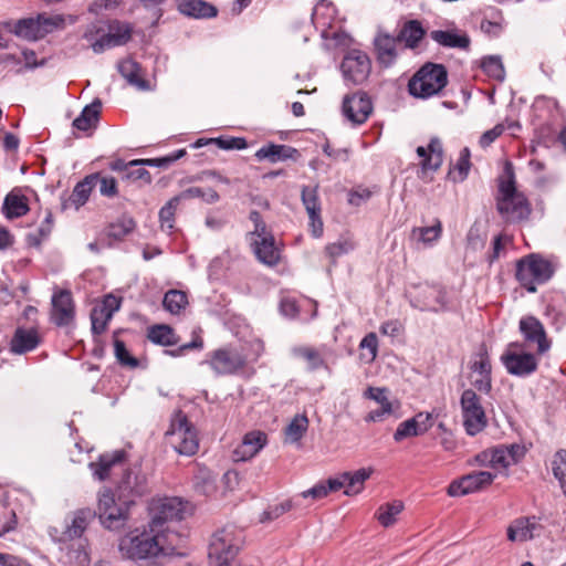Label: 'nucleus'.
<instances>
[{"label":"nucleus","instance_id":"69168bd1","mask_svg":"<svg viewBox=\"0 0 566 566\" xmlns=\"http://www.w3.org/2000/svg\"><path fill=\"white\" fill-rule=\"evenodd\" d=\"M96 179L94 180V185L98 184L99 192L103 196L113 197L117 192L116 180L114 177H98L94 176Z\"/></svg>","mask_w":566,"mask_h":566},{"label":"nucleus","instance_id":"c85d7f7f","mask_svg":"<svg viewBox=\"0 0 566 566\" xmlns=\"http://www.w3.org/2000/svg\"><path fill=\"white\" fill-rule=\"evenodd\" d=\"M398 38L389 34L379 33L375 39V46L377 51V59L380 64L389 66L397 57L396 46Z\"/></svg>","mask_w":566,"mask_h":566},{"label":"nucleus","instance_id":"6e6552de","mask_svg":"<svg viewBox=\"0 0 566 566\" xmlns=\"http://www.w3.org/2000/svg\"><path fill=\"white\" fill-rule=\"evenodd\" d=\"M501 361L510 375L516 377H528L537 370L538 359L535 354L524 350V344L518 342L510 343L503 354Z\"/></svg>","mask_w":566,"mask_h":566},{"label":"nucleus","instance_id":"f704fd0d","mask_svg":"<svg viewBox=\"0 0 566 566\" xmlns=\"http://www.w3.org/2000/svg\"><path fill=\"white\" fill-rule=\"evenodd\" d=\"M120 462L122 452H115L113 454L101 455L97 462L90 463V468L95 479L104 481L109 476L113 468L120 464Z\"/></svg>","mask_w":566,"mask_h":566},{"label":"nucleus","instance_id":"79ce46f5","mask_svg":"<svg viewBox=\"0 0 566 566\" xmlns=\"http://www.w3.org/2000/svg\"><path fill=\"white\" fill-rule=\"evenodd\" d=\"M188 305V296L184 291L169 290L163 300L164 308L172 315L180 314Z\"/></svg>","mask_w":566,"mask_h":566},{"label":"nucleus","instance_id":"6ab92c4d","mask_svg":"<svg viewBox=\"0 0 566 566\" xmlns=\"http://www.w3.org/2000/svg\"><path fill=\"white\" fill-rule=\"evenodd\" d=\"M51 303V321L57 326H69L74 321L75 316L71 292L65 290L55 292Z\"/></svg>","mask_w":566,"mask_h":566},{"label":"nucleus","instance_id":"0e129e2a","mask_svg":"<svg viewBox=\"0 0 566 566\" xmlns=\"http://www.w3.org/2000/svg\"><path fill=\"white\" fill-rule=\"evenodd\" d=\"M471 369L476 375L491 376V361L486 353H479Z\"/></svg>","mask_w":566,"mask_h":566},{"label":"nucleus","instance_id":"3c124183","mask_svg":"<svg viewBox=\"0 0 566 566\" xmlns=\"http://www.w3.org/2000/svg\"><path fill=\"white\" fill-rule=\"evenodd\" d=\"M302 202L306 209L307 214L321 213V203L318 199L317 186L315 187H303L302 189Z\"/></svg>","mask_w":566,"mask_h":566},{"label":"nucleus","instance_id":"412c9836","mask_svg":"<svg viewBox=\"0 0 566 566\" xmlns=\"http://www.w3.org/2000/svg\"><path fill=\"white\" fill-rule=\"evenodd\" d=\"M40 342L41 337L35 328L19 327L11 338L10 349L14 354L22 355L35 349Z\"/></svg>","mask_w":566,"mask_h":566},{"label":"nucleus","instance_id":"39448f33","mask_svg":"<svg viewBox=\"0 0 566 566\" xmlns=\"http://www.w3.org/2000/svg\"><path fill=\"white\" fill-rule=\"evenodd\" d=\"M166 439L174 450L182 455H192L199 448L197 431L181 410L172 413Z\"/></svg>","mask_w":566,"mask_h":566},{"label":"nucleus","instance_id":"864d4df0","mask_svg":"<svg viewBox=\"0 0 566 566\" xmlns=\"http://www.w3.org/2000/svg\"><path fill=\"white\" fill-rule=\"evenodd\" d=\"M250 221L253 223V230L249 232L250 242L254 239H261L263 237L271 235V231H269L266 223L262 219L261 214L256 210H252L249 214Z\"/></svg>","mask_w":566,"mask_h":566},{"label":"nucleus","instance_id":"a18cd8bd","mask_svg":"<svg viewBox=\"0 0 566 566\" xmlns=\"http://www.w3.org/2000/svg\"><path fill=\"white\" fill-rule=\"evenodd\" d=\"M107 34L113 41V45L120 46L130 40L132 27L128 23L113 21L108 27Z\"/></svg>","mask_w":566,"mask_h":566},{"label":"nucleus","instance_id":"680f3d73","mask_svg":"<svg viewBox=\"0 0 566 566\" xmlns=\"http://www.w3.org/2000/svg\"><path fill=\"white\" fill-rule=\"evenodd\" d=\"M185 154H186V151L184 149H179L176 153H174L172 155H169V156H166V157H161V158L135 159L133 161V164L146 163L148 166H153V167H166L169 164H171V163L178 160L179 158H181Z\"/></svg>","mask_w":566,"mask_h":566},{"label":"nucleus","instance_id":"774afa93","mask_svg":"<svg viewBox=\"0 0 566 566\" xmlns=\"http://www.w3.org/2000/svg\"><path fill=\"white\" fill-rule=\"evenodd\" d=\"M504 448L512 464L520 462L527 451L525 446L521 443L504 444Z\"/></svg>","mask_w":566,"mask_h":566},{"label":"nucleus","instance_id":"4be33fe9","mask_svg":"<svg viewBox=\"0 0 566 566\" xmlns=\"http://www.w3.org/2000/svg\"><path fill=\"white\" fill-rule=\"evenodd\" d=\"M336 19V9L334 4L327 0H321L316 3L312 13V21L322 36L327 38L328 29L333 27Z\"/></svg>","mask_w":566,"mask_h":566},{"label":"nucleus","instance_id":"338daca9","mask_svg":"<svg viewBox=\"0 0 566 566\" xmlns=\"http://www.w3.org/2000/svg\"><path fill=\"white\" fill-rule=\"evenodd\" d=\"M505 126L503 124H497L492 129L486 130L480 137V146L483 148L490 146L497 137L503 134Z\"/></svg>","mask_w":566,"mask_h":566},{"label":"nucleus","instance_id":"4c0bfd02","mask_svg":"<svg viewBox=\"0 0 566 566\" xmlns=\"http://www.w3.org/2000/svg\"><path fill=\"white\" fill-rule=\"evenodd\" d=\"M424 35V29L417 20H410L401 28L398 40L405 42L407 48L415 49Z\"/></svg>","mask_w":566,"mask_h":566},{"label":"nucleus","instance_id":"c03bdc74","mask_svg":"<svg viewBox=\"0 0 566 566\" xmlns=\"http://www.w3.org/2000/svg\"><path fill=\"white\" fill-rule=\"evenodd\" d=\"M180 201L200 198L206 203H216L219 201V193L212 188L190 187L177 195Z\"/></svg>","mask_w":566,"mask_h":566},{"label":"nucleus","instance_id":"9b49d317","mask_svg":"<svg viewBox=\"0 0 566 566\" xmlns=\"http://www.w3.org/2000/svg\"><path fill=\"white\" fill-rule=\"evenodd\" d=\"M207 363L217 375H231L242 369L248 356L237 347H223L211 352Z\"/></svg>","mask_w":566,"mask_h":566},{"label":"nucleus","instance_id":"7ed1b4c3","mask_svg":"<svg viewBox=\"0 0 566 566\" xmlns=\"http://www.w3.org/2000/svg\"><path fill=\"white\" fill-rule=\"evenodd\" d=\"M244 542L243 532L229 525L217 531L209 545V558L214 566H226L233 562Z\"/></svg>","mask_w":566,"mask_h":566},{"label":"nucleus","instance_id":"0eeeda50","mask_svg":"<svg viewBox=\"0 0 566 566\" xmlns=\"http://www.w3.org/2000/svg\"><path fill=\"white\" fill-rule=\"evenodd\" d=\"M553 273L551 262L538 254H530L516 264V279L530 293L536 292L537 285L547 282Z\"/></svg>","mask_w":566,"mask_h":566},{"label":"nucleus","instance_id":"f03ea898","mask_svg":"<svg viewBox=\"0 0 566 566\" xmlns=\"http://www.w3.org/2000/svg\"><path fill=\"white\" fill-rule=\"evenodd\" d=\"M496 208L507 222L526 220L531 214V205L524 193L516 189L513 174L500 180Z\"/></svg>","mask_w":566,"mask_h":566},{"label":"nucleus","instance_id":"7c9ffc66","mask_svg":"<svg viewBox=\"0 0 566 566\" xmlns=\"http://www.w3.org/2000/svg\"><path fill=\"white\" fill-rule=\"evenodd\" d=\"M178 11L187 17L203 19L217 15V9L202 0H181L178 3Z\"/></svg>","mask_w":566,"mask_h":566},{"label":"nucleus","instance_id":"dca6fc26","mask_svg":"<svg viewBox=\"0 0 566 566\" xmlns=\"http://www.w3.org/2000/svg\"><path fill=\"white\" fill-rule=\"evenodd\" d=\"M411 304L420 311L439 312L447 307V293L438 285H421L417 289Z\"/></svg>","mask_w":566,"mask_h":566},{"label":"nucleus","instance_id":"49530a36","mask_svg":"<svg viewBox=\"0 0 566 566\" xmlns=\"http://www.w3.org/2000/svg\"><path fill=\"white\" fill-rule=\"evenodd\" d=\"M355 249V243L347 238H340L336 242L329 243L325 247V254L333 264H336L338 258L349 253Z\"/></svg>","mask_w":566,"mask_h":566},{"label":"nucleus","instance_id":"6e6d98bb","mask_svg":"<svg viewBox=\"0 0 566 566\" xmlns=\"http://www.w3.org/2000/svg\"><path fill=\"white\" fill-rule=\"evenodd\" d=\"M470 166V150L463 148L452 172L453 181H463L468 177Z\"/></svg>","mask_w":566,"mask_h":566},{"label":"nucleus","instance_id":"e2e57ef3","mask_svg":"<svg viewBox=\"0 0 566 566\" xmlns=\"http://www.w3.org/2000/svg\"><path fill=\"white\" fill-rule=\"evenodd\" d=\"M292 507V504L290 501H285L283 503L276 504L274 506H270L266 511L263 512L261 515L260 521L261 522H268L273 521L284 513L289 512Z\"/></svg>","mask_w":566,"mask_h":566},{"label":"nucleus","instance_id":"9d476101","mask_svg":"<svg viewBox=\"0 0 566 566\" xmlns=\"http://www.w3.org/2000/svg\"><path fill=\"white\" fill-rule=\"evenodd\" d=\"M63 25L64 19L62 15L39 14L36 18L18 21L14 27V33L20 38L35 41Z\"/></svg>","mask_w":566,"mask_h":566},{"label":"nucleus","instance_id":"4d7b16f0","mask_svg":"<svg viewBox=\"0 0 566 566\" xmlns=\"http://www.w3.org/2000/svg\"><path fill=\"white\" fill-rule=\"evenodd\" d=\"M421 434L422 433L418 429L416 422L413 421L412 418H410V419H407L399 423V426L397 427V429L394 433V439H395V441L399 442L406 438L417 437V436H421Z\"/></svg>","mask_w":566,"mask_h":566},{"label":"nucleus","instance_id":"aec40b11","mask_svg":"<svg viewBox=\"0 0 566 566\" xmlns=\"http://www.w3.org/2000/svg\"><path fill=\"white\" fill-rule=\"evenodd\" d=\"M364 397L374 400L379 406V408L370 410L366 415L365 420L367 422H381L394 413L395 408L386 388L368 387L364 392Z\"/></svg>","mask_w":566,"mask_h":566},{"label":"nucleus","instance_id":"f257e3e1","mask_svg":"<svg viewBox=\"0 0 566 566\" xmlns=\"http://www.w3.org/2000/svg\"><path fill=\"white\" fill-rule=\"evenodd\" d=\"M182 542L178 532H160L147 525L139 534L124 536L119 551L139 566H164L166 562L184 556L180 551Z\"/></svg>","mask_w":566,"mask_h":566},{"label":"nucleus","instance_id":"4468645a","mask_svg":"<svg viewBox=\"0 0 566 566\" xmlns=\"http://www.w3.org/2000/svg\"><path fill=\"white\" fill-rule=\"evenodd\" d=\"M495 476L489 471L472 472L452 481L448 488V494L450 496H463L482 491L493 483Z\"/></svg>","mask_w":566,"mask_h":566},{"label":"nucleus","instance_id":"ddd939ff","mask_svg":"<svg viewBox=\"0 0 566 566\" xmlns=\"http://www.w3.org/2000/svg\"><path fill=\"white\" fill-rule=\"evenodd\" d=\"M97 512L102 524L108 530H119L125 525L127 511L117 504L111 490L104 489L98 494Z\"/></svg>","mask_w":566,"mask_h":566},{"label":"nucleus","instance_id":"cd10ccee","mask_svg":"<svg viewBox=\"0 0 566 566\" xmlns=\"http://www.w3.org/2000/svg\"><path fill=\"white\" fill-rule=\"evenodd\" d=\"M94 516L95 512L90 509L75 511L70 517V522L66 524L64 535L70 539L81 537Z\"/></svg>","mask_w":566,"mask_h":566},{"label":"nucleus","instance_id":"a211bd4d","mask_svg":"<svg viewBox=\"0 0 566 566\" xmlns=\"http://www.w3.org/2000/svg\"><path fill=\"white\" fill-rule=\"evenodd\" d=\"M268 444V434L261 430L247 432L241 442L232 451L234 462H245L253 459Z\"/></svg>","mask_w":566,"mask_h":566},{"label":"nucleus","instance_id":"5701e85b","mask_svg":"<svg viewBox=\"0 0 566 566\" xmlns=\"http://www.w3.org/2000/svg\"><path fill=\"white\" fill-rule=\"evenodd\" d=\"M539 527L536 517H520L507 527V538L511 542H526L534 537Z\"/></svg>","mask_w":566,"mask_h":566},{"label":"nucleus","instance_id":"2eb2a0df","mask_svg":"<svg viewBox=\"0 0 566 566\" xmlns=\"http://www.w3.org/2000/svg\"><path fill=\"white\" fill-rule=\"evenodd\" d=\"M520 333L530 348L535 346L537 354L546 353L551 347L545 328L538 318L534 316H524L520 319Z\"/></svg>","mask_w":566,"mask_h":566},{"label":"nucleus","instance_id":"5fc2aeb1","mask_svg":"<svg viewBox=\"0 0 566 566\" xmlns=\"http://www.w3.org/2000/svg\"><path fill=\"white\" fill-rule=\"evenodd\" d=\"M363 350L361 357L367 361H374L378 353V338L375 333H368L359 344Z\"/></svg>","mask_w":566,"mask_h":566},{"label":"nucleus","instance_id":"052dcab7","mask_svg":"<svg viewBox=\"0 0 566 566\" xmlns=\"http://www.w3.org/2000/svg\"><path fill=\"white\" fill-rule=\"evenodd\" d=\"M114 352L117 360L122 365L129 367L137 366V360L133 356H130L123 340L117 338L114 340Z\"/></svg>","mask_w":566,"mask_h":566},{"label":"nucleus","instance_id":"c9c22d12","mask_svg":"<svg viewBox=\"0 0 566 566\" xmlns=\"http://www.w3.org/2000/svg\"><path fill=\"white\" fill-rule=\"evenodd\" d=\"M95 179L96 178L94 176H88L77 182L69 200L64 203V208L74 207L75 209H78L85 205L93 190Z\"/></svg>","mask_w":566,"mask_h":566},{"label":"nucleus","instance_id":"a19ab883","mask_svg":"<svg viewBox=\"0 0 566 566\" xmlns=\"http://www.w3.org/2000/svg\"><path fill=\"white\" fill-rule=\"evenodd\" d=\"M402 510L403 503L399 500H395L380 505L376 512V518L384 527H389L396 523Z\"/></svg>","mask_w":566,"mask_h":566},{"label":"nucleus","instance_id":"de8ad7c7","mask_svg":"<svg viewBox=\"0 0 566 566\" xmlns=\"http://www.w3.org/2000/svg\"><path fill=\"white\" fill-rule=\"evenodd\" d=\"M178 196L172 197L159 211V221L163 230L171 231L175 227V214L180 203Z\"/></svg>","mask_w":566,"mask_h":566},{"label":"nucleus","instance_id":"e433bc0d","mask_svg":"<svg viewBox=\"0 0 566 566\" xmlns=\"http://www.w3.org/2000/svg\"><path fill=\"white\" fill-rule=\"evenodd\" d=\"M308 429V419L306 415H295L284 430V441L295 444L301 441Z\"/></svg>","mask_w":566,"mask_h":566},{"label":"nucleus","instance_id":"393cba45","mask_svg":"<svg viewBox=\"0 0 566 566\" xmlns=\"http://www.w3.org/2000/svg\"><path fill=\"white\" fill-rule=\"evenodd\" d=\"M430 38L439 45L450 49L467 50L470 46V38L455 29L450 30H433L430 32Z\"/></svg>","mask_w":566,"mask_h":566},{"label":"nucleus","instance_id":"f3484780","mask_svg":"<svg viewBox=\"0 0 566 566\" xmlns=\"http://www.w3.org/2000/svg\"><path fill=\"white\" fill-rule=\"evenodd\" d=\"M343 114L354 125H360L367 120L373 112V104L367 94L357 92L344 97Z\"/></svg>","mask_w":566,"mask_h":566},{"label":"nucleus","instance_id":"a878e982","mask_svg":"<svg viewBox=\"0 0 566 566\" xmlns=\"http://www.w3.org/2000/svg\"><path fill=\"white\" fill-rule=\"evenodd\" d=\"M417 155L422 158L423 170H437L443 161L442 144L438 138H431L428 147L419 146Z\"/></svg>","mask_w":566,"mask_h":566},{"label":"nucleus","instance_id":"b1692460","mask_svg":"<svg viewBox=\"0 0 566 566\" xmlns=\"http://www.w3.org/2000/svg\"><path fill=\"white\" fill-rule=\"evenodd\" d=\"M251 245L260 262L270 266L277 264L280 260V251L275 245L273 234L261 239H254L251 242Z\"/></svg>","mask_w":566,"mask_h":566},{"label":"nucleus","instance_id":"603ef678","mask_svg":"<svg viewBox=\"0 0 566 566\" xmlns=\"http://www.w3.org/2000/svg\"><path fill=\"white\" fill-rule=\"evenodd\" d=\"M135 228V222L133 219H122L115 223H112L106 232V235L109 239L120 240L128 233H130Z\"/></svg>","mask_w":566,"mask_h":566},{"label":"nucleus","instance_id":"09e8293b","mask_svg":"<svg viewBox=\"0 0 566 566\" xmlns=\"http://www.w3.org/2000/svg\"><path fill=\"white\" fill-rule=\"evenodd\" d=\"M552 472L558 480L559 485L566 494V450L559 449L555 452L552 460Z\"/></svg>","mask_w":566,"mask_h":566},{"label":"nucleus","instance_id":"c756f323","mask_svg":"<svg viewBox=\"0 0 566 566\" xmlns=\"http://www.w3.org/2000/svg\"><path fill=\"white\" fill-rule=\"evenodd\" d=\"M30 210L28 198L21 190L14 189L10 191L3 202V212L7 218H20Z\"/></svg>","mask_w":566,"mask_h":566},{"label":"nucleus","instance_id":"72a5a7b5","mask_svg":"<svg viewBox=\"0 0 566 566\" xmlns=\"http://www.w3.org/2000/svg\"><path fill=\"white\" fill-rule=\"evenodd\" d=\"M102 104L99 101H94L86 105L81 114L73 120V127L81 132H88L96 127Z\"/></svg>","mask_w":566,"mask_h":566},{"label":"nucleus","instance_id":"f8f14e48","mask_svg":"<svg viewBox=\"0 0 566 566\" xmlns=\"http://www.w3.org/2000/svg\"><path fill=\"white\" fill-rule=\"evenodd\" d=\"M340 71L347 84H363L371 71L370 59L363 51H349L342 61Z\"/></svg>","mask_w":566,"mask_h":566},{"label":"nucleus","instance_id":"423d86ee","mask_svg":"<svg viewBox=\"0 0 566 566\" xmlns=\"http://www.w3.org/2000/svg\"><path fill=\"white\" fill-rule=\"evenodd\" d=\"M448 82V73L443 65L428 63L409 81V93L416 97L428 98L438 94Z\"/></svg>","mask_w":566,"mask_h":566},{"label":"nucleus","instance_id":"bf43d9fd","mask_svg":"<svg viewBox=\"0 0 566 566\" xmlns=\"http://www.w3.org/2000/svg\"><path fill=\"white\" fill-rule=\"evenodd\" d=\"M111 318L112 316L109 314H106L105 312H103V310H99L95 306L91 313L93 333H104Z\"/></svg>","mask_w":566,"mask_h":566},{"label":"nucleus","instance_id":"ea45409f","mask_svg":"<svg viewBox=\"0 0 566 566\" xmlns=\"http://www.w3.org/2000/svg\"><path fill=\"white\" fill-rule=\"evenodd\" d=\"M295 357L301 358L307 363L311 370L325 367V359L321 349L310 346H298L292 349Z\"/></svg>","mask_w":566,"mask_h":566},{"label":"nucleus","instance_id":"13d9d810","mask_svg":"<svg viewBox=\"0 0 566 566\" xmlns=\"http://www.w3.org/2000/svg\"><path fill=\"white\" fill-rule=\"evenodd\" d=\"M491 452V468L493 469H507L513 465L507 457L504 444L496 446L490 449Z\"/></svg>","mask_w":566,"mask_h":566},{"label":"nucleus","instance_id":"bb28decb","mask_svg":"<svg viewBox=\"0 0 566 566\" xmlns=\"http://www.w3.org/2000/svg\"><path fill=\"white\" fill-rule=\"evenodd\" d=\"M296 155L297 149L291 146L270 143L256 150L254 156L260 161L269 160L270 163L274 164L287 159H293Z\"/></svg>","mask_w":566,"mask_h":566},{"label":"nucleus","instance_id":"1a4fd4ad","mask_svg":"<svg viewBox=\"0 0 566 566\" xmlns=\"http://www.w3.org/2000/svg\"><path fill=\"white\" fill-rule=\"evenodd\" d=\"M460 406L465 432L473 437L483 431L488 418L478 394L473 389L463 390Z\"/></svg>","mask_w":566,"mask_h":566},{"label":"nucleus","instance_id":"2f4dec72","mask_svg":"<svg viewBox=\"0 0 566 566\" xmlns=\"http://www.w3.org/2000/svg\"><path fill=\"white\" fill-rule=\"evenodd\" d=\"M118 71L128 84L137 87L138 90H147L149 87L148 82L144 78L140 65L134 60H123L118 64Z\"/></svg>","mask_w":566,"mask_h":566},{"label":"nucleus","instance_id":"20e7f679","mask_svg":"<svg viewBox=\"0 0 566 566\" xmlns=\"http://www.w3.org/2000/svg\"><path fill=\"white\" fill-rule=\"evenodd\" d=\"M189 513V503L179 497L156 499L149 505L148 525L160 532H176L170 524L184 520Z\"/></svg>","mask_w":566,"mask_h":566},{"label":"nucleus","instance_id":"8fccbe9b","mask_svg":"<svg viewBox=\"0 0 566 566\" xmlns=\"http://www.w3.org/2000/svg\"><path fill=\"white\" fill-rule=\"evenodd\" d=\"M483 72L493 80L503 81L505 71L503 63L499 56H486L481 62Z\"/></svg>","mask_w":566,"mask_h":566},{"label":"nucleus","instance_id":"37998d69","mask_svg":"<svg viewBox=\"0 0 566 566\" xmlns=\"http://www.w3.org/2000/svg\"><path fill=\"white\" fill-rule=\"evenodd\" d=\"M442 234V224L439 220H436L434 223L430 227H419L413 228L411 230V237L417 239L419 242L424 245H430L433 242L438 241Z\"/></svg>","mask_w":566,"mask_h":566},{"label":"nucleus","instance_id":"473e14b6","mask_svg":"<svg viewBox=\"0 0 566 566\" xmlns=\"http://www.w3.org/2000/svg\"><path fill=\"white\" fill-rule=\"evenodd\" d=\"M346 489L344 490V494L347 496H355L363 492L365 482L374 473L373 468H360L356 471H346Z\"/></svg>","mask_w":566,"mask_h":566},{"label":"nucleus","instance_id":"58836bf2","mask_svg":"<svg viewBox=\"0 0 566 566\" xmlns=\"http://www.w3.org/2000/svg\"><path fill=\"white\" fill-rule=\"evenodd\" d=\"M147 336L150 342L161 346H172L179 340L175 331L165 324L149 327Z\"/></svg>","mask_w":566,"mask_h":566}]
</instances>
